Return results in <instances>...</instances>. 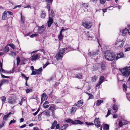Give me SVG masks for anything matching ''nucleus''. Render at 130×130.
<instances>
[{"mask_svg": "<svg viewBox=\"0 0 130 130\" xmlns=\"http://www.w3.org/2000/svg\"><path fill=\"white\" fill-rule=\"evenodd\" d=\"M109 129V126L107 124L104 125L103 129L105 130H108Z\"/></svg>", "mask_w": 130, "mask_h": 130, "instance_id": "31", "label": "nucleus"}, {"mask_svg": "<svg viewBox=\"0 0 130 130\" xmlns=\"http://www.w3.org/2000/svg\"><path fill=\"white\" fill-rule=\"evenodd\" d=\"M94 123L95 125L97 128H98L100 126V122L99 118H95L94 121Z\"/></svg>", "mask_w": 130, "mask_h": 130, "instance_id": "11", "label": "nucleus"}, {"mask_svg": "<svg viewBox=\"0 0 130 130\" xmlns=\"http://www.w3.org/2000/svg\"><path fill=\"white\" fill-rule=\"evenodd\" d=\"M106 63L105 62H103L101 63V68L102 70H104L106 69Z\"/></svg>", "mask_w": 130, "mask_h": 130, "instance_id": "20", "label": "nucleus"}, {"mask_svg": "<svg viewBox=\"0 0 130 130\" xmlns=\"http://www.w3.org/2000/svg\"><path fill=\"white\" fill-rule=\"evenodd\" d=\"M103 100H98L97 101L96 103V106H99L101 103H103Z\"/></svg>", "mask_w": 130, "mask_h": 130, "instance_id": "28", "label": "nucleus"}, {"mask_svg": "<svg viewBox=\"0 0 130 130\" xmlns=\"http://www.w3.org/2000/svg\"><path fill=\"white\" fill-rule=\"evenodd\" d=\"M8 45L10 46L13 49H14L15 48V46L13 44H8Z\"/></svg>", "mask_w": 130, "mask_h": 130, "instance_id": "52", "label": "nucleus"}, {"mask_svg": "<svg viewBox=\"0 0 130 130\" xmlns=\"http://www.w3.org/2000/svg\"><path fill=\"white\" fill-rule=\"evenodd\" d=\"M65 121L67 123L71 122L72 124H79L82 125L83 123L81 122L79 120H75L74 121H73L70 119H68L65 120Z\"/></svg>", "mask_w": 130, "mask_h": 130, "instance_id": "5", "label": "nucleus"}, {"mask_svg": "<svg viewBox=\"0 0 130 130\" xmlns=\"http://www.w3.org/2000/svg\"><path fill=\"white\" fill-rule=\"evenodd\" d=\"M76 110V108L75 107H72L71 110V114H73L74 113Z\"/></svg>", "mask_w": 130, "mask_h": 130, "instance_id": "30", "label": "nucleus"}, {"mask_svg": "<svg viewBox=\"0 0 130 130\" xmlns=\"http://www.w3.org/2000/svg\"><path fill=\"white\" fill-rule=\"evenodd\" d=\"M5 71L2 68L0 67V72H5Z\"/></svg>", "mask_w": 130, "mask_h": 130, "instance_id": "61", "label": "nucleus"}, {"mask_svg": "<svg viewBox=\"0 0 130 130\" xmlns=\"http://www.w3.org/2000/svg\"><path fill=\"white\" fill-rule=\"evenodd\" d=\"M128 72L129 75L130 74V67H126L125 68Z\"/></svg>", "mask_w": 130, "mask_h": 130, "instance_id": "47", "label": "nucleus"}, {"mask_svg": "<svg viewBox=\"0 0 130 130\" xmlns=\"http://www.w3.org/2000/svg\"><path fill=\"white\" fill-rule=\"evenodd\" d=\"M123 90L126 93V91L127 88V86L125 84H124L123 85Z\"/></svg>", "mask_w": 130, "mask_h": 130, "instance_id": "40", "label": "nucleus"}, {"mask_svg": "<svg viewBox=\"0 0 130 130\" xmlns=\"http://www.w3.org/2000/svg\"><path fill=\"white\" fill-rule=\"evenodd\" d=\"M66 50L65 48H61L56 55V58L58 60H61L62 59L63 54L65 53Z\"/></svg>", "mask_w": 130, "mask_h": 130, "instance_id": "2", "label": "nucleus"}, {"mask_svg": "<svg viewBox=\"0 0 130 130\" xmlns=\"http://www.w3.org/2000/svg\"><path fill=\"white\" fill-rule=\"evenodd\" d=\"M118 106L116 105H114L113 107V109L115 111V112H116L117 110Z\"/></svg>", "mask_w": 130, "mask_h": 130, "instance_id": "34", "label": "nucleus"}, {"mask_svg": "<svg viewBox=\"0 0 130 130\" xmlns=\"http://www.w3.org/2000/svg\"><path fill=\"white\" fill-rule=\"evenodd\" d=\"M7 16V12L5 11L3 14L2 19L3 20H5L6 19Z\"/></svg>", "mask_w": 130, "mask_h": 130, "instance_id": "21", "label": "nucleus"}, {"mask_svg": "<svg viewBox=\"0 0 130 130\" xmlns=\"http://www.w3.org/2000/svg\"><path fill=\"white\" fill-rule=\"evenodd\" d=\"M1 99L2 100L3 102H4L6 100V98L4 96H3L2 97H1Z\"/></svg>", "mask_w": 130, "mask_h": 130, "instance_id": "45", "label": "nucleus"}, {"mask_svg": "<svg viewBox=\"0 0 130 130\" xmlns=\"http://www.w3.org/2000/svg\"><path fill=\"white\" fill-rule=\"evenodd\" d=\"M32 91V90L30 89H27L26 90V92L27 93L31 92Z\"/></svg>", "mask_w": 130, "mask_h": 130, "instance_id": "43", "label": "nucleus"}, {"mask_svg": "<svg viewBox=\"0 0 130 130\" xmlns=\"http://www.w3.org/2000/svg\"><path fill=\"white\" fill-rule=\"evenodd\" d=\"M56 129H58L60 127L59 124H57L56 125Z\"/></svg>", "mask_w": 130, "mask_h": 130, "instance_id": "63", "label": "nucleus"}, {"mask_svg": "<svg viewBox=\"0 0 130 130\" xmlns=\"http://www.w3.org/2000/svg\"><path fill=\"white\" fill-rule=\"evenodd\" d=\"M90 96L89 98H88V100H89L90 99H93L94 98V96L92 94H89Z\"/></svg>", "mask_w": 130, "mask_h": 130, "instance_id": "51", "label": "nucleus"}, {"mask_svg": "<svg viewBox=\"0 0 130 130\" xmlns=\"http://www.w3.org/2000/svg\"><path fill=\"white\" fill-rule=\"evenodd\" d=\"M37 27H38V32L40 34L42 33L45 30L44 26L43 25L41 26H38Z\"/></svg>", "mask_w": 130, "mask_h": 130, "instance_id": "13", "label": "nucleus"}, {"mask_svg": "<svg viewBox=\"0 0 130 130\" xmlns=\"http://www.w3.org/2000/svg\"><path fill=\"white\" fill-rule=\"evenodd\" d=\"M12 113L11 112H10L6 115H4L3 117V119L4 121H6L7 119V118L9 117V116Z\"/></svg>", "mask_w": 130, "mask_h": 130, "instance_id": "18", "label": "nucleus"}, {"mask_svg": "<svg viewBox=\"0 0 130 130\" xmlns=\"http://www.w3.org/2000/svg\"><path fill=\"white\" fill-rule=\"evenodd\" d=\"M76 77L78 78H81L82 77V75L80 73L77 74Z\"/></svg>", "mask_w": 130, "mask_h": 130, "instance_id": "39", "label": "nucleus"}, {"mask_svg": "<svg viewBox=\"0 0 130 130\" xmlns=\"http://www.w3.org/2000/svg\"><path fill=\"white\" fill-rule=\"evenodd\" d=\"M105 57L108 60L112 61L115 59V54L110 50L107 51L105 53Z\"/></svg>", "mask_w": 130, "mask_h": 130, "instance_id": "1", "label": "nucleus"}, {"mask_svg": "<svg viewBox=\"0 0 130 130\" xmlns=\"http://www.w3.org/2000/svg\"><path fill=\"white\" fill-rule=\"evenodd\" d=\"M86 36L88 38V39L89 40H91L94 38V36L95 35L94 34L91 32L89 33L88 32H87L85 34Z\"/></svg>", "mask_w": 130, "mask_h": 130, "instance_id": "8", "label": "nucleus"}, {"mask_svg": "<svg viewBox=\"0 0 130 130\" xmlns=\"http://www.w3.org/2000/svg\"><path fill=\"white\" fill-rule=\"evenodd\" d=\"M16 121V120L14 119H13V120H11L10 122L9 123V125H10L12 123H15Z\"/></svg>", "mask_w": 130, "mask_h": 130, "instance_id": "41", "label": "nucleus"}, {"mask_svg": "<svg viewBox=\"0 0 130 130\" xmlns=\"http://www.w3.org/2000/svg\"><path fill=\"white\" fill-rule=\"evenodd\" d=\"M63 36L62 35V33L60 32V34L58 36V38L59 41H61L62 40Z\"/></svg>", "mask_w": 130, "mask_h": 130, "instance_id": "29", "label": "nucleus"}, {"mask_svg": "<svg viewBox=\"0 0 130 130\" xmlns=\"http://www.w3.org/2000/svg\"><path fill=\"white\" fill-rule=\"evenodd\" d=\"M57 123V121L55 120V121L52 124L51 126V128L52 129H54L56 126Z\"/></svg>", "mask_w": 130, "mask_h": 130, "instance_id": "23", "label": "nucleus"}, {"mask_svg": "<svg viewBox=\"0 0 130 130\" xmlns=\"http://www.w3.org/2000/svg\"><path fill=\"white\" fill-rule=\"evenodd\" d=\"M82 25L85 28L89 29L92 26V23L91 22L84 21L82 23Z\"/></svg>", "mask_w": 130, "mask_h": 130, "instance_id": "6", "label": "nucleus"}, {"mask_svg": "<svg viewBox=\"0 0 130 130\" xmlns=\"http://www.w3.org/2000/svg\"><path fill=\"white\" fill-rule=\"evenodd\" d=\"M38 34H32V35H31L30 37L31 38H33L34 37H36L37 36H38Z\"/></svg>", "mask_w": 130, "mask_h": 130, "instance_id": "55", "label": "nucleus"}, {"mask_svg": "<svg viewBox=\"0 0 130 130\" xmlns=\"http://www.w3.org/2000/svg\"><path fill=\"white\" fill-rule=\"evenodd\" d=\"M126 50L125 51V52L128 51L130 50V47L127 48H126Z\"/></svg>", "mask_w": 130, "mask_h": 130, "instance_id": "64", "label": "nucleus"}, {"mask_svg": "<svg viewBox=\"0 0 130 130\" xmlns=\"http://www.w3.org/2000/svg\"><path fill=\"white\" fill-rule=\"evenodd\" d=\"M39 57V55L38 54H35L31 57V60L32 61L36 60Z\"/></svg>", "mask_w": 130, "mask_h": 130, "instance_id": "15", "label": "nucleus"}, {"mask_svg": "<svg viewBox=\"0 0 130 130\" xmlns=\"http://www.w3.org/2000/svg\"><path fill=\"white\" fill-rule=\"evenodd\" d=\"M16 100L14 99L12 97H10L8 99V102L9 103L11 104H14L16 103Z\"/></svg>", "mask_w": 130, "mask_h": 130, "instance_id": "10", "label": "nucleus"}, {"mask_svg": "<svg viewBox=\"0 0 130 130\" xmlns=\"http://www.w3.org/2000/svg\"><path fill=\"white\" fill-rule=\"evenodd\" d=\"M67 50H68V51H73V49L70 46L68 47L67 48Z\"/></svg>", "mask_w": 130, "mask_h": 130, "instance_id": "54", "label": "nucleus"}, {"mask_svg": "<svg viewBox=\"0 0 130 130\" xmlns=\"http://www.w3.org/2000/svg\"><path fill=\"white\" fill-rule=\"evenodd\" d=\"M47 99V96L45 93H44L42 95L41 98V103L44 101L46 100Z\"/></svg>", "mask_w": 130, "mask_h": 130, "instance_id": "16", "label": "nucleus"}, {"mask_svg": "<svg viewBox=\"0 0 130 130\" xmlns=\"http://www.w3.org/2000/svg\"><path fill=\"white\" fill-rule=\"evenodd\" d=\"M9 81L8 80L6 79H3L2 80L1 83L2 85H3L5 83H8Z\"/></svg>", "mask_w": 130, "mask_h": 130, "instance_id": "32", "label": "nucleus"}, {"mask_svg": "<svg viewBox=\"0 0 130 130\" xmlns=\"http://www.w3.org/2000/svg\"><path fill=\"white\" fill-rule=\"evenodd\" d=\"M129 123V122L128 121L125 120H122L120 121L119 122V126L121 127L122 126L124 125H126Z\"/></svg>", "mask_w": 130, "mask_h": 130, "instance_id": "12", "label": "nucleus"}, {"mask_svg": "<svg viewBox=\"0 0 130 130\" xmlns=\"http://www.w3.org/2000/svg\"><path fill=\"white\" fill-rule=\"evenodd\" d=\"M68 124H66L63 125L61 127L60 129L61 130H66V129L68 126Z\"/></svg>", "mask_w": 130, "mask_h": 130, "instance_id": "27", "label": "nucleus"}, {"mask_svg": "<svg viewBox=\"0 0 130 130\" xmlns=\"http://www.w3.org/2000/svg\"><path fill=\"white\" fill-rule=\"evenodd\" d=\"M128 30L126 28L124 29L122 32V35L123 36H125L126 35L127 33L128 32Z\"/></svg>", "mask_w": 130, "mask_h": 130, "instance_id": "26", "label": "nucleus"}, {"mask_svg": "<svg viewBox=\"0 0 130 130\" xmlns=\"http://www.w3.org/2000/svg\"><path fill=\"white\" fill-rule=\"evenodd\" d=\"M120 70L121 72L122 75L124 76L127 77L129 75V74L125 68L121 69Z\"/></svg>", "mask_w": 130, "mask_h": 130, "instance_id": "7", "label": "nucleus"}, {"mask_svg": "<svg viewBox=\"0 0 130 130\" xmlns=\"http://www.w3.org/2000/svg\"><path fill=\"white\" fill-rule=\"evenodd\" d=\"M83 102L82 100L78 101L75 104V105L79 107L81 106L83 104Z\"/></svg>", "mask_w": 130, "mask_h": 130, "instance_id": "17", "label": "nucleus"}, {"mask_svg": "<svg viewBox=\"0 0 130 130\" xmlns=\"http://www.w3.org/2000/svg\"><path fill=\"white\" fill-rule=\"evenodd\" d=\"M21 20L22 22L23 23L24 22V18L22 16V13H21Z\"/></svg>", "mask_w": 130, "mask_h": 130, "instance_id": "44", "label": "nucleus"}, {"mask_svg": "<svg viewBox=\"0 0 130 130\" xmlns=\"http://www.w3.org/2000/svg\"><path fill=\"white\" fill-rule=\"evenodd\" d=\"M50 64L49 62H47L46 63L43 65V68H45L46 66H47L48 65Z\"/></svg>", "mask_w": 130, "mask_h": 130, "instance_id": "50", "label": "nucleus"}, {"mask_svg": "<svg viewBox=\"0 0 130 130\" xmlns=\"http://www.w3.org/2000/svg\"><path fill=\"white\" fill-rule=\"evenodd\" d=\"M82 5L86 8H87L88 7V4L83 3L82 4Z\"/></svg>", "mask_w": 130, "mask_h": 130, "instance_id": "33", "label": "nucleus"}, {"mask_svg": "<svg viewBox=\"0 0 130 130\" xmlns=\"http://www.w3.org/2000/svg\"><path fill=\"white\" fill-rule=\"evenodd\" d=\"M101 4H104L106 0H99Z\"/></svg>", "mask_w": 130, "mask_h": 130, "instance_id": "53", "label": "nucleus"}, {"mask_svg": "<svg viewBox=\"0 0 130 130\" xmlns=\"http://www.w3.org/2000/svg\"><path fill=\"white\" fill-rule=\"evenodd\" d=\"M50 109L53 111L56 109V108L55 105L53 104H52L50 106Z\"/></svg>", "mask_w": 130, "mask_h": 130, "instance_id": "24", "label": "nucleus"}, {"mask_svg": "<svg viewBox=\"0 0 130 130\" xmlns=\"http://www.w3.org/2000/svg\"><path fill=\"white\" fill-rule=\"evenodd\" d=\"M99 52V51L98 50H97L95 52H89V53L88 54V55L92 57L95 55H96L97 54H98Z\"/></svg>", "mask_w": 130, "mask_h": 130, "instance_id": "14", "label": "nucleus"}, {"mask_svg": "<svg viewBox=\"0 0 130 130\" xmlns=\"http://www.w3.org/2000/svg\"><path fill=\"white\" fill-rule=\"evenodd\" d=\"M104 79V76H102L100 78V81L99 82L100 83H102L103 82V80Z\"/></svg>", "mask_w": 130, "mask_h": 130, "instance_id": "37", "label": "nucleus"}, {"mask_svg": "<svg viewBox=\"0 0 130 130\" xmlns=\"http://www.w3.org/2000/svg\"><path fill=\"white\" fill-rule=\"evenodd\" d=\"M49 102L47 101H46L43 105V107L45 108H46L49 107L48 104Z\"/></svg>", "mask_w": 130, "mask_h": 130, "instance_id": "25", "label": "nucleus"}, {"mask_svg": "<svg viewBox=\"0 0 130 130\" xmlns=\"http://www.w3.org/2000/svg\"><path fill=\"white\" fill-rule=\"evenodd\" d=\"M46 15V13L44 12V11H42L40 14V17L42 19H44L45 18Z\"/></svg>", "mask_w": 130, "mask_h": 130, "instance_id": "22", "label": "nucleus"}, {"mask_svg": "<svg viewBox=\"0 0 130 130\" xmlns=\"http://www.w3.org/2000/svg\"><path fill=\"white\" fill-rule=\"evenodd\" d=\"M124 42V40L118 41L115 44V46L117 49H120L123 47Z\"/></svg>", "mask_w": 130, "mask_h": 130, "instance_id": "4", "label": "nucleus"}, {"mask_svg": "<svg viewBox=\"0 0 130 130\" xmlns=\"http://www.w3.org/2000/svg\"><path fill=\"white\" fill-rule=\"evenodd\" d=\"M97 76H95L92 77V82H95L96 80L97 79Z\"/></svg>", "mask_w": 130, "mask_h": 130, "instance_id": "35", "label": "nucleus"}, {"mask_svg": "<svg viewBox=\"0 0 130 130\" xmlns=\"http://www.w3.org/2000/svg\"><path fill=\"white\" fill-rule=\"evenodd\" d=\"M96 35V36L95 37V38H96L97 39L98 42V43H99V44H100L99 43V35L98 33H97Z\"/></svg>", "mask_w": 130, "mask_h": 130, "instance_id": "46", "label": "nucleus"}, {"mask_svg": "<svg viewBox=\"0 0 130 130\" xmlns=\"http://www.w3.org/2000/svg\"><path fill=\"white\" fill-rule=\"evenodd\" d=\"M5 122L4 121H3L1 124H0V128H2L4 126V124L5 123Z\"/></svg>", "mask_w": 130, "mask_h": 130, "instance_id": "62", "label": "nucleus"}, {"mask_svg": "<svg viewBox=\"0 0 130 130\" xmlns=\"http://www.w3.org/2000/svg\"><path fill=\"white\" fill-rule=\"evenodd\" d=\"M85 123L86 125L88 126L92 125L94 124L93 123H88L87 122H85Z\"/></svg>", "mask_w": 130, "mask_h": 130, "instance_id": "49", "label": "nucleus"}, {"mask_svg": "<svg viewBox=\"0 0 130 130\" xmlns=\"http://www.w3.org/2000/svg\"><path fill=\"white\" fill-rule=\"evenodd\" d=\"M45 115L47 116H50V112L48 111H46L44 112Z\"/></svg>", "mask_w": 130, "mask_h": 130, "instance_id": "42", "label": "nucleus"}, {"mask_svg": "<svg viewBox=\"0 0 130 130\" xmlns=\"http://www.w3.org/2000/svg\"><path fill=\"white\" fill-rule=\"evenodd\" d=\"M127 97L128 99L129 100L130 99V93H127L126 94Z\"/></svg>", "mask_w": 130, "mask_h": 130, "instance_id": "59", "label": "nucleus"}, {"mask_svg": "<svg viewBox=\"0 0 130 130\" xmlns=\"http://www.w3.org/2000/svg\"><path fill=\"white\" fill-rule=\"evenodd\" d=\"M9 50V47H8L7 45L4 48V51L5 52H8Z\"/></svg>", "mask_w": 130, "mask_h": 130, "instance_id": "38", "label": "nucleus"}, {"mask_svg": "<svg viewBox=\"0 0 130 130\" xmlns=\"http://www.w3.org/2000/svg\"><path fill=\"white\" fill-rule=\"evenodd\" d=\"M42 113L39 115L38 116V119L39 121H40L41 120V116Z\"/></svg>", "mask_w": 130, "mask_h": 130, "instance_id": "60", "label": "nucleus"}, {"mask_svg": "<svg viewBox=\"0 0 130 130\" xmlns=\"http://www.w3.org/2000/svg\"><path fill=\"white\" fill-rule=\"evenodd\" d=\"M42 71V67H41L38 70L35 69V70L34 71H32L31 75L39 74L41 73Z\"/></svg>", "mask_w": 130, "mask_h": 130, "instance_id": "9", "label": "nucleus"}, {"mask_svg": "<svg viewBox=\"0 0 130 130\" xmlns=\"http://www.w3.org/2000/svg\"><path fill=\"white\" fill-rule=\"evenodd\" d=\"M17 65L18 66L19 65V63L20 62V60L19 57H18L17 58Z\"/></svg>", "mask_w": 130, "mask_h": 130, "instance_id": "48", "label": "nucleus"}, {"mask_svg": "<svg viewBox=\"0 0 130 130\" xmlns=\"http://www.w3.org/2000/svg\"><path fill=\"white\" fill-rule=\"evenodd\" d=\"M124 55L123 53H120L117 55L116 58V60H117L120 58L123 57H124Z\"/></svg>", "mask_w": 130, "mask_h": 130, "instance_id": "19", "label": "nucleus"}, {"mask_svg": "<svg viewBox=\"0 0 130 130\" xmlns=\"http://www.w3.org/2000/svg\"><path fill=\"white\" fill-rule=\"evenodd\" d=\"M69 28H66V29H64L63 27H62V29L61 30V31H60V32L62 33V32H63L64 31H66L67 30H68L69 29Z\"/></svg>", "mask_w": 130, "mask_h": 130, "instance_id": "57", "label": "nucleus"}, {"mask_svg": "<svg viewBox=\"0 0 130 130\" xmlns=\"http://www.w3.org/2000/svg\"><path fill=\"white\" fill-rule=\"evenodd\" d=\"M51 13H49V19L47 22L48 27H50L51 24L53 23V17H54V12L52 10H51Z\"/></svg>", "mask_w": 130, "mask_h": 130, "instance_id": "3", "label": "nucleus"}, {"mask_svg": "<svg viewBox=\"0 0 130 130\" xmlns=\"http://www.w3.org/2000/svg\"><path fill=\"white\" fill-rule=\"evenodd\" d=\"M111 114L110 111V110L108 109V111L107 113V114L106 115V117H107L109 115Z\"/></svg>", "mask_w": 130, "mask_h": 130, "instance_id": "56", "label": "nucleus"}, {"mask_svg": "<svg viewBox=\"0 0 130 130\" xmlns=\"http://www.w3.org/2000/svg\"><path fill=\"white\" fill-rule=\"evenodd\" d=\"M10 55H11L12 56H13V55H14L15 56H16L17 55L16 53L15 52H11V53L10 54Z\"/></svg>", "mask_w": 130, "mask_h": 130, "instance_id": "58", "label": "nucleus"}, {"mask_svg": "<svg viewBox=\"0 0 130 130\" xmlns=\"http://www.w3.org/2000/svg\"><path fill=\"white\" fill-rule=\"evenodd\" d=\"M46 7H47V9L49 11V13H51V12H50V5L49 3H47V4Z\"/></svg>", "mask_w": 130, "mask_h": 130, "instance_id": "36", "label": "nucleus"}]
</instances>
